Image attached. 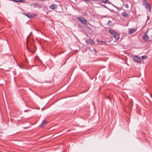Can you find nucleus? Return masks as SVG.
<instances>
[{"mask_svg":"<svg viewBox=\"0 0 152 152\" xmlns=\"http://www.w3.org/2000/svg\"><path fill=\"white\" fill-rule=\"evenodd\" d=\"M142 3L146 10L149 12H151V7L150 4L148 3L147 0H143Z\"/></svg>","mask_w":152,"mask_h":152,"instance_id":"1","label":"nucleus"},{"mask_svg":"<svg viewBox=\"0 0 152 152\" xmlns=\"http://www.w3.org/2000/svg\"><path fill=\"white\" fill-rule=\"evenodd\" d=\"M109 31L110 33L112 34L113 37L116 39H118L119 38V36L118 34L115 30L112 29H109Z\"/></svg>","mask_w":152,"mask_h":152,"instance_id":"2","label":"nucleus"},{"mask_svg":"<svg viewBox=\"0 0 152 152\" xmlns=\"http://www.w3.org/2000/svg\"><path fill=\"white\" fill-rule=\"evenodd\" d=\"M78 20L81 23L85 25L87 24L86 20L84 18L82 17H79L77 18Z\"/></svg>","mask_w":152,"mask_h":152,"instance_id":"3","label":"nucleus"},{"mask_svg":"<svg viewBox=\"0 0 152 152\" xmlns=\"http://www.w3.org/2000/svg\"><path fill=\"white\" fill-rule=\"evenodd\" d=\"M86 42L88 45L89 44L91 45H95V42L92 40L88 39L86 41Z\"/></svg>","mask_w":152,"mask_h":152,"instance_id":"4","label":"nucleus"},{"mask_svg":"<svg viewBox=\"0 0 152 152\" xmlns=\"http://www.w3.org/2000/svg\"><path fill=\"white\" fill-rule=\"evenodd\" d=\"M143 39L145 41H148L150 40L147 34H145L144 35Z\"/></svg>","mask_w":152,"mask_h":152,"instance_id":"5","label":"nucleus"},{"mask_svg":"<svg viewBox=\"0 0 152 152\" xmlns=\"http://www.w3.org/2000/svg\"><path fill=\"white\" fill-rule=\"evenodd\" d=\"M48 123V122L47 121L44 120L41 124L40 126V127L41 128L44 127Z\"/></svg>","mask_w":152,"mask_h":152,"instance_id":"6","label":"nucleus"},{"mask_svg":"<svg viewBox=\"0 0 152 152\" xmlns=\"http://www.w3.org/2000/svg\"><path fill=\"white\" fill-rule=\"evenodd\" d=\"M133 59L135 61L138 62H140L141 61L140 58L136 56H134V57Z\"/></svg>","mask_w":152,"mask_h":152,"instance_id":"7","label":"nucleus"},{"mask_svg":"<svg viewBox=\"0 0 152 152\" xmlns=\"http://www.w3.org/2000/svg\"><path fill=\"white\" fill-rule=\"evenodd\" d=\"M136 31V30L134 29L129 28V34H133Z\"/></svg>","mask_w":152,"mask_h":152,"instance_id":"8","label":"nucleus"},{"mask_svg":"<svg viewBox=\"0 0 152 152\" xmlns=\"http://www.w3.org/2000/svg\"><path fill=\"white\" fill-rule=\"evenodd\" d=\"M57 5L56 4H52L50 7V8L52 9H55L57 8Z\"/></svg>","mask_w":152,"mask_h":152,"instance_id":"9","label":"nucleus"},{"mask_svg":"<svg viewBox=\"0 0 152 152\" xmlns=\"http://www.w3.org/2000/svg\"><path fill=\"white\" fill-rule=\"evenodd\" d=\"M122 16L125 18H127L129 16L127 13L125 12L122 13Z\"/></svg>","mask_w":152,"mask_h":152,"instance_id":"10","label":"nucleus"},{"mask_svg":"<svg viewBox=\"0 0 152 152\" xmlns=\"http://www.w3.org/2000/svg\"><path fill=\"white\" fill-rule=\"evenodd\" d=\"M102 1L104 3L111 4V3L108 1V0H102Z\"/></svg>","mask_w":152,"mask_h":152,"instance_id":"11","label":"nucleus"},{"mask_svg":"<svg viewBox=\"0 0 152 152\" xmlns=\"http://www.w3.org/2000/svg\"><path fill=\"white\" fill-rule=\"evenodd\" d=\"M25 1L24 0H16V1H14V2H24Z\"/></svg>","mask_w":152,"mask_h":152,"instance_id":"12","label":"nucleus"},{"mask_svg":"<svg viewBox=\"0 0 152 152\" xmlns=\"http://www.w3.org/2000/svg\"><path fill=\"white\" fill-rule=\"evenodd\" d=\"M24 14L29 18H32V15L28 13L27 14H26V13H24Z\"/></svg>","mask_w":152,"mask_h":152,"instance_id":"13","label":"nucleus"},{"mask_svg":"<svg viewBox=\"0 0 152 152\" xmlns=\"http://www.w3.org/2000/svg\"><path fill=\"white\" fill-rule=\"evenodd\" d=\"M112 4V6H113L114 7H115L118 10H121V8H119L118 7H117L116 6L114 5V4Z\"/></svg>","mask_w":152,"mask_h":152,"instance_id":"14","label":"nucleus"},{"mask_svg":"<svg viewBox=\"0 0 152 152\" xmlns=\"http://www.w3.org/2000/svg\"><path fill=\"white\" fill-rule=\"evenodd\" d=\"M112 4V6H113L114 7H115L118 10H121V8H119L118 7H117L116 6L114 5V4Z\"/></svg>","mask_w":152,"mask_h":152,"instance_id":"15","label":"nucleus"},{"mask_svg":"<svg viewBox=\"0 0 152 152\" xmlns=\"http://www.w3.org/2000/svg\"><path fill=\"white\" fill-rule=\"evenodd\" d=\"M141 58L142 59H146L147 57L145 56H143L141 57Z\"/></svg>","mask_w":152,"mask_h":152,"instance_id":"16","label":"nucleus"},{"mask_svg":"<svg viewBox=\"0 0 152 152\" xmlns=\"http://www.w3.org/2000/svg\"><path fill=\"white\" fill-rule=\"evenodd\" d=\"M107 24L110 26L112 24L111 21L110 20H109Z\"/></svg>","mask_w":152,"mask_h":152,"instance_id":"17","label":"nucleus"},{"mask_svg":"<svg viewBox=\"0 0 152 152\" xmlns=\"http://www.w3.org/2000/svg\"><path fill=\"white\" fill-rule=\"evenodd\" d=\"M33 4L36 6L38 7L39 4L38 3H36L34 4Z\"/></svg>","mask_w":152,"mask_h":152,"instance_id":"18","label":"nucleus"},{"mask_svg":"<svg viewBox=\"0 0 152 152\" xmlns=\"http://www.w3.org/2000/svg\"><path fill=\"white\" fill-rule=\"evenodd\" d=\"M124 6L125 7L127 8H129V6L128 4H125Z\"/></svg>","mask_w":152,"mask_h":152,"instance_id":"19","label":"nucleus"},{"mask_svg":"<svg viewBox=\"0 0 152 152\" xmlns=\"http://www.w3.org/2000/svg\"><path fill=\"white\" fill-rule=\"evenodd\" d=\"M93 50L95 52H97V50L95 48H94L93 49Z\"/></svg>","mask_w":152,"mask_h":152,"instance_id":"20","label":"nucleus"},{"mask_svg":"<svg viewBox=\"0 0 152 152\" xmlns=\"http://www.w3.org/2000/svg\"><path fill=\"white\" fill-rule=\"evenodd\" d=\"M84 1L85 2L88 1V2H90V1L88 0H84Z\"/></svg>","mask_w":152,"mask_h":152,"instance_id":"21","label":"nucleus"},{"mask_svg":"<svg viewBox=\"0 0 152 152\" xmlns=\"http://www.w3.org/2000/svg\"><path fill=\"white\" fill-rule=\"evenodd\" d=\"M103 6H104L105 8H107V9H108L107 7L106 6H104V5H103Z\"/></svg>","mask_w":152,"mask_h":152,"instance_id":"22","label":"nucleus"},{"mask_svg":"<svg viewBox=\"0 0 152 152\" xmlns=\"http://www.w3.org/2000/svg\"><path fill=\"white\" fill-rule=\"evenodd\" d=\"M151 40H152V34L151 35Z\"/></svg>","mask_w":152,"mask_h":152,"instance_id":"23","label":"nucleus"},{"mask_svg":"<svg viewBox=\"0 0 152 152\" xmlns=\"http://www.w3.org/2000/svg\"><path fill=\"white\" fill-rule=\"evenodd\" d=\"M87 48L89 50L90 49V47H87Z\"/></svg>","mask_w":152,"mask_h":152,"instance_id":"24","label":"nucleus"},{"mask_svg":"<svg viewBox=\"0 0 152 152\" xmlns=\"http://www.w3.org/2000/svg\"><path fill=\"white\" fill-rule=\"evenodd\" d=\"M109 10H110L112 12H113V10H110V9H109Z\"/></svg>","mask_w":152,"mask_h":152,"instance_id":"25","label":"nucleus"},{"mask_svg":"<svg viewBox=\"0 0 152 152\" xmlns=\"http://www.w3.org/2000/svg\"><path fill=\"white\" fill-rule=\"evenodd\" d=\"M148 30H147L146 32V33L145 34H147V33L148 32Z\"/></svg>","mask_w":152,"mask_h":152,"instance_id":"26","label":"nucleus"},{"mask_svg":"<svg viewBox=\"0 0 152 152\" xmlns=\"http://www.w3.org/2000/svg\"><path fill=\"white\" fill-rule=\"evenodd\" d=\"M101 42H104L102 41H101Z\"/></svg>","mask_w":152,"mask_h":152,"instance_id":"27","label":"nucleus"},{"mask_svg":"<svg viewBox=\"0 0 152 152\" xmlns=\"http://www.w3.org/2000/svg\"><path fill=\"white\" fill-rule=\"evenodd\" d=\"M29 36H28V37H27V40H28V37H29Z\"/></svg>","mask_w":152,"mask_h":152,"instance_id":"28","label":"nucleus"}]
</instances>
